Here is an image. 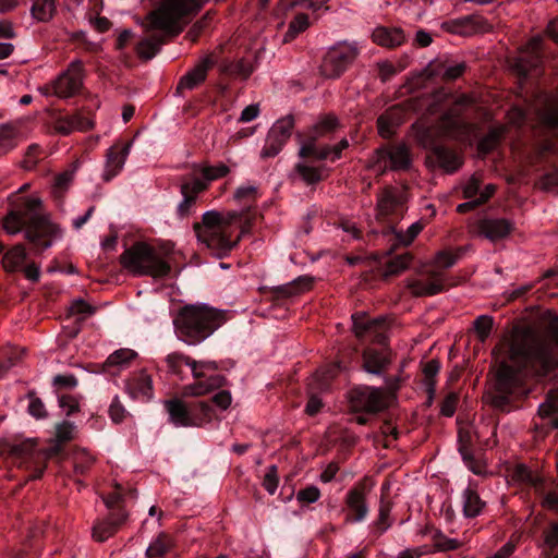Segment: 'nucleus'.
Instances as JSON below:
<instances>
[{"label":"nucleus","instance_id":"12","mask_svg":"<svg viewBox=\"0 0 558 558\" xmlns=\"http://www.w3.org/2000/svg\"><path fill=\"white\" fill-rule=\"evenodd\" d=\"M375 154L376 165L381 169V174L387 170L408 171L412 166L411 149L404 143L381 146Z\"/></svg>","mask_w":558,"mask_h":558},{"label":"nucleus","instance_id":"23","mask_svg":"<svg viewBox=\"0 0 558 558\" xmlns=\"http://www.w3.org/2000/svg\"><path fill=\"white\" fill-rule=\"evenodd\" d=\"M490 28V24L483 16L468 15L452 21L450 29L462 36H472L477 33H486Z\"/></svg>","mask_w":558,"mask_h":558},{"label":"nucleus","instance_id":"18","mask_svg":"<svg viewBox=\"0 0 558 558\" xmlns=\"http://www.w3.org/2000/svg\"><path fill=\"white\" fill-rule=\"evenodd\" d=\"M216 61L208 54L202 58L186 74H184L178 85L177 93L181 94L183 90H192L203 84L207 77L208 71L214 68Z\"/></svg>","mask_w":558,"mask_h":558},{"label":"nucleus","instance_id":"55","mask_svg":"<svg viewBox=\"0 0 558 558\" xmlns=\"http://www.w3.org/2000/svg\"><path fill=\"white\" fill-rule=\"evenodd\" d=\"M320 497V490L318 487L311 485L303 489H300L296 494V500L301 505H310L318 500Z\"/></svg>","mask_w":558,"mask_h":558},{"label":"nucleus","instance_id":"4","mask_svg":"<svg viewBox=\"0 0 558 558\" xmlns=\"http://www.w3.org/2000/svg\"><path fill=\"white\" fill-rule=\"evenodd\" d=\"M227 311L204 303L185 304L173 317V328L179 340L196 345L209 338L227 323Z\"/></svg>","mask_w":558,"mask_h":558},{"label":"nucleus","instance_id":"60","mask_svg":"<svg viewBox=\"0 0 558 558\" xmlns=\"http://www.w3.org/2000/svg\"><path fill=\"white\" fill-rule=\"evenodd\" d=\"M73 178H74V171H63V172L59 173L58 175H56L54 184H53L54 193H59V194L64 193L69 189L70 184L72 183Z\"/></svg>","mask_w":558,"mask_h":558},{"label":"nucleus","instance_id":"51","mask_svg":"<svg viewBox=\"0 0 558 558\" xmlns=\"http://www.w3.org/2000/svg\"><path fill=\"white\" fill-rule=\"evenodd\" d=\"M94 463L95 458L86 450H81L74 457V471L77 474H84Z\"/></svg>","mask_w":558,"mask_h":558},{"label":"nucleus","instance_id":"19","mask_svg":"<svg viewBox=\"0 0 558 558\" xmlns=\"http://www.w3.org/2000/svg\"><path fill=\"white\" fill-rule=\"evenodd\" d=\"M476 230L481 235L495 242L508 236L514 230V225L506 218L484 217L476 222Z\"/></svg>","mask_w":558,"mask_h":558},{"label":"nucleus","instance_id":"31","mask_svg":"<svg viewBox=\"0 0 558 558\" xmlns=\"http://www.w3.org/2000/svg\"><path fill=\"white\" fill-rule=\"evenodd\" d=\"M413 294L416 296L435 295L445 291V284L436 271L432 272L427 280H416L411 284Z\"/></svg>","mask_w":558,"mask_h":558},{"label":"nucleus","instance_id":"34","mask_svg":"<svg viewBox=\"0 0 558 558\" xmlns=\"http://www.w3.org/2000/svg\"><path fill=\"white\" fill-rule=\"evenodd\" d=\"M57 13L56 0H34L31 14L40 23L50 22Z\"/></svg>","mask_w":558,"mask_h":558},{"label":"nucleus","instance_id":"61","mask_svg":"<svg viewBox=\"0 0 558 558\" xmlns=\"http://www.w3.org/2000/svg\"><path fill=\"white\" fill-rule=\"evenodd\" d=\"M43 150L38 145H31L25 154L23 167L27 170L33 169L40 159Z\"/></svg>","mask_w":558,"mask_h":558},{"label":"nucleus","instance_id":"20","mask_svg":"<svg viewBox=\"0 0 558 558\" xmlns=\"http://www.w3.org/2000/svg\"><path fill=\"white\" fill-rule=\"evenodd\" d=\"M130 147L131 142H117L108 149L106 155V171L104 174L106 181L111 180L123 168Z\"/></svg>","mask_w":558,"mask_h":558},{"label":"nucleus","instance_id":"33","mask_svg":"<svg viewBox=\"0 0 558 558\" xmlns=\"http://www.w3.org/2000/svg\"><path fill=\"white\" fill-rule=\"evenodd\" d=\"M27 257L24 245L16 244L10 248L2 257V266L7 272H14L21 269V266Z\"/></svg>","mask_w":558,"mask_h":558},{"label":"nucleus","instance_id":"25","mask_svg":"<svg viewBox=\"0 0 558 558\" xmlns=\"http://www.w3.org/2000/svg\"><path fill=\"white\" fill-rule=\"evenodd\" d=\"M75 425L70 421H63L56 425L54 437L50 440V447L46 450V457L59 454L63 446L75 437Z\"/></svg>","mask_w":558,"mask_h":558},{"label":"nucleus","instance_id":"43","mask_svg":"<svg viewBox=\"0 0 558 558\" xmlns=\"http://www.w3.org/2000/svg\"><path fill=\"white\" fill-rule=\"evenodd\" d=\"M221 71L226 74L240 76L246 80L253 72V68L248 61L240 59L238 61L225 63L221 66Z\"/></svg>","mask_w":558,"mask_h":558},{"label":"nucleus","instance_id":"22","mask_svg":"<svg viewBox=\"0 0 558 558\" xmlns=\"http://www.w3.org/2000/svg\"><path fill=\"white\" fill-rule=\"evenodd\" d=\"M128 512L120 509L117 514H110L108 519L98 521L93 527V538L96 542H105L109 537L113 536L120 526L128 519Z\"/></svg>","mask_w":558,"mask_h":558},{"label":"nucleus","instance_id":"47","mask_svg":"<svg viewBox=\"0 0 558 558\" xmlns=\"http://www.w3.org/2000/svg\"><path fill=\"white\" fill-rule=\"evenodd\" d=\"M172 547L171 539L166 534H160L146 549L148 558L161 557Z\"/></svg>","mask_w":558,"mask_h":558},{"label":"nucleus","instance_id":"48","mask_svg":"<svg viewBox=\"0 0 558 558\" xmlns=\"http://www.w3.org/2000/svg\"><path fill=\"white\" fill-rule=\"evenodd\" d=\"M190 360L191 357L183 353L172 352L167 355L166 363L170 373L181 376L183 365L189 366Z\"/></svg>","mask_w":558,"mask_h":558},{"label":"nucleus","instance_id":"54","mask_svg":"<svg viewBox=\"0 0 558 558\" xmlns=\"http://www.w3.org/2000/svg\"><path fill=\"white\" fill-rule=\"evenodd\" d=\"M545 545L548 548V555L551 556L558 548V522H551L544 531Z\"/></svg>","mask_w":558,"mask_h":558},{"label":"nucleus","instance_id":"52","mask_svg":"<svg viewBox=\"0 0 558 558\" xmlns=\"http://www.w3.org/2000/svg\"><path fill=\"white\" fill-rule=\"evenodd\" d=\"M459 451L468 469L476 475L482 474L483 465L475 459L471 449L468 446H461Z\"/></svg>","mask_w":558,"mask_h":558},{"label":"nucleus","instance_id":"16","mask_svg":"<svg viewBox=\"0 0 558 558\" xmlns=\"http://www.w3.org/2000/svg\"><path fill=\"white\" fill-rule=\"evenodd\" d=\"M418 142L425 148L432 149L438 165L446 171L453 172L461 166L460 157L452 149L435 143L429 129L418 133Z\"/></svg>","mask_w":558,"mask_h":558},{"label":"nucleus","instance_id":"29","mask_svg":"<svg viewBox=\"0 0 558 558\" xmlns=\"http://www.w3.org/2000/svg\"><path fill=\"white\" fill-rule=\"evenodd\" d=\"M234 199L244 206L240 211H247V221H243V223L250 228L251 221L254 215L251 213V209L255 206L257 199V187L254 185L240 186L235 190Z\"/></svg>","mask_w":558,"mask_h":558},{"label":"nucleus","instance_id":"1","mask_svg":"<svg viewBox=\"0 0 558 558\" xmlns=\"http://www.w3.org/2000/svg\"><path fill=\"white\" fill-rule=\"evenodd\" d=\"M499 359L494 404L505 410L512 398L525 396L529 377H546L557 366L555 347L547 339L504 337L493 350Z\"/></svg>","mask_w":558,"mask_h":558},{"label":"nucleus","instance_id":"11","mask_svg":"<svg viewBox=\"0 0 558 558\" xmlns=\"http://www.w3.org/2000/svg\"><path fill=\"white\" fill-rule=\"evenodd\" d=\"M359 56V49L355 45L342 43L331 47L322 61L319 66L320 74L326 78H338L353 63Z\"/></svg>","mask_w":558,"mask_h":558},{"label":"nucleus","instance_id":"3","mask_svg":"<svg viewBox=\"0 0 558 558\" xmlns=\"http://www.w3.org/2000/svg\"><path fill=\"white\" fill-rule=\"evenodd\" d=\"M247 211H217L203 214L202 221L195 222L193 229L197 239L216 251H230L248 230L243 223L247 221Z\"/></svg>","mask_w":558,"mask_h":558},{"label":"nucleus","instance_id":"42","mask_svg":"<svg viewBox=\"0 0 558 558\" xmlns=\"http://www.w3.org/2000/svg\"><path fill=\"white\" fill-rule=\"evenodd\" d=\"M279 154V129L272 126L265 140V145L260 150V158L268 159L274 158Z\"/></svg>","mask_w":558,"mask_h":558},{"label":"nucleus","instance_id":"56","mask_svg":"<svg viewBox=\"0 0 558 558\" xmlns=\"http://www.w3.org/2000/svg\"><path fill=\"white\" fill-rule=\"evenodd\" d=\"M29 398V405H28V412L31 415H33L36 418H44L47 416V411L45 409V405L43 401L36 397L35 392L31 391L28 392Z\"/></svg>","mask_w":558,"mask_h":558},{"label":"nucleus","instance_id":"44","mask_svg":"<svg viewBox=\"0 0 558 558\" xmlns=\"http://www.w3.org/2000/svg\"><path fill=\"white\" fill-rule=\"evenodd\" d=\"M558 412V385L549 389L546 399L538 407L541 417H550Z\"/></svg>","mask_w":558,"mask_h":558},{"label":"nucleus","instance_id":"30","mask_svg":"<svg viewBox=\"0 0 558 558\" xmlns=\"http://www.w3.org/2000/svg\"><path fill=\"white\" fill-rule=\"evenodd\" d=\"M165 407L169 413L170 421L177 426H191L193 421L190 416L185 403L180 399L165 401Z\"/></svg>","mask_w":558,"mask_h":558},{"label":"nucleus","instance_id":"27","mask_svg":"<svg viewBox=\"0 0 558 558\" xmlns=\"http://www.w3.org/2000/svg\"><path fill=\"white\" fill-rule=\"evenodd\" d=\"M227 384V379L222 375H214L206 380H199L194 384L187 385L183 388V396L185 397H201L219 389Z\"/></svg>","mask_w":558,"mask_h":558},{"label":"nucleus","instance_id":"45","mask_svg":"<svg viewBox=\"0 0 558 558\" xmlns=\"http://www.w3.org/2000/svg\"><path fill=\"white\" fill-rule=\"evenodd\" d=\"M161 44V39L156 37L143 39L136 46V53L141 59L149 60L156 56Z\"/></svg>","mask_w":558,"mask_h":558},{"label":"nucleus","instance_id":"21","mask_svg":"<svg viewBox=\"0 0 558 558\" xmlns=\"http://www.w3.org/2000/svg\"><path fill=\"white\" fill-rule=\"evenodd\" d=\"M207 190V183L199 178L191 180L183 179L181 183V194L183 201L178 206L180 216L185 217L190 214L191 207L195 204L197 195Z\"/></svg>","mask_w":558,"mask_h":558},{"label":"nucleus","instance_id":"13","mask_svg":"<svg viewBox=\"0 0 558 558\" xmlns=\"http://www.w3.org/2000/svg\"><path fill=\"white\" fill-rule=\"evenodd\" d=\"M83 80L84 64L76 59L52 81V93L59 98H71L81 92Z\"/></svg>","mask_w":558,"mask_h":558},{"label":"nucleus","instance_id":"53","mask_svg":"<svg viewBox=\"0 0 558 558\" xmlns=\"http://www.w3.org/2000/svg\"><path fill=\"white\" fill-rule=\"evenodd\" d=\"M459 399L460 397L458 392L451 391L447 393L440 404V414L446 417L453 416Z\"/></svg>","mask_w":558,"mask_h":558},{"label":"nucleus","instance_id":"59","mask_svg":"<svg viewBox=\"0 0 558 558\" xmlns=\"http://www.w3.org/2000/svg\"><path fill=\"white\" fill-rule=\"evenodd\" d=\"M299 172L303 180L310 184H314L323 180L320 170L312 166L300 165Z\"/></svg>","mask_w":558,"mask_h":558},{"label":"nucleus","instance_id":"9","mask_svg":"<svg viewBox=\"0 0 558 558\" xmlns=\"http://www.w3.org/2000/svg\"><path fill=\"white\" fill-rule=\"evenodd\" d=\"M35 439H25L20 442H12L7 439L0 440V454L5 456L19 468L29 469L34 466V473L28 480H38L46 469V452L36 449Z\"/></svg>","mask_w":558,"mask_h":558},{"label":"nucleus","instance_id":"10","mask_svg":"<svg viewBox=\"0 0 558 558\" xmlns=\"http://www.w3.org/2000/svg\"><path fill=\"white\" fill-rule=\"evenodd\" d=\"M350 408L359 413L355 421L360 425H367L368 415H376L388 408V393L384 388L360 386L350 391Z\"/></svg>","mask_w":558,"mask_h":558},{"label":"nucleus","instance_id":"15","mask_svg":"<svg viewBox=\"0 0 558 558\" xmlns=\"http://www.w3.org/2000/svg\"><path fill=\"white\" fill-rule=\"evenodd\" d=\"M58 232V227L50 222L48 217L36 214L27 220L25 238L40 251H44L50 247L51 239Z\"/></svg>","mask_w":558,"mask_h":558},{"label":"nucleus","instance_id":"6","mask_svg":"<svg viewBox=\"0 0 558 558\" xmlns=\"http://www.w3.org/2000/svg\"><path fill=\"white\" fill-rule=\"evenodd\" d=\"M204 4L205 0H163L147 20L151 28L177 36L183 31L179 22L196 15Z\"/></svg>","mask_w":558,"mask_h":558},{"label":"nucleus","instance_id":"57","mask_svg":"<svg viewBox=\"0 0 558 558\" xmlns=\"http://www.w3.org/2000/svg\"><path fill=\"white\" fill-rule=\"evenodd\" d=\"M458 259H459V255L453 254L452 251L444 250V251H439L436 254L435 264L437 267H440V268H450L457 263Z\"/></svg>","mask_w":558,"mask_h":558},{"label":"nucleus","instance_id":"26","mask_svg":"<svg viewBox=\"0 0 558 558\" xmlns=\"http://www.w3.org/2000/svg\"><path fill=\"white\" fill-rule=\"evenodd\" d=\"M373 41L379 46L395 48L405 41V35L399 27L377 26L372 34Z\"/></svg>","mask_w":558,"mask_h":558},{"label":"nucleus","instance_id":"24","mask_svg":"<svg viewBox=\"0 0 558 558\" xmlns=\"http://www.w3.org/2000/svg\"><path fill=\"white\" fill-rule=\"evenodd\" d=\"M345 504L349 510L348 521L362 522L368 514L365 494L362 488H352L347 493Z\"/></svg>","mask_w":558,"mask_h":558},{"label":"nucleus","instance_id":"7","mask_svg":"<svg viewBox=\"0 0 558 558\" xmlns=\"http://www.w3.org/2000/svg\"><path fill=\"white\" fill-rule=\"evenodd\" d=\"M339 126V121L335 116H324L311 131L307 141L302 145L300 154L302 157H311L316 160L336 161L342 155V151L349 147L348 140H341L337 145H322L318 143L320 137L328 136Z\"/></svg>","mask_w":558,"mask_h":558},{"label":"nucleus","instance_id":"58","mask_svg":"<svg viewBox=\"0 0 558 558\" xmlns=\"http://www.w3.org/2000/svg\"><path fill=\"white\" fill-rule=\"evenodd\" d=\"M341 369L340 364L332 365L328 368H326L323 372H317V379L319 381V388L322 390L328 389L331 379L338 374V372Z\"/></svg>","mask_w":558,"mask_h":558},{"label":"nucleus","instance_id":"2","mask_svg":"<svg viewBox=\"0 0 558 558\" xmlns=\"http://www.w3.org/2000/svg\"><path fill=\"white\" fill-rule=\"evenodd\" d=\"M352 327L355 337L362 343L369 341L380 347L367 345L363 349L362 368L368 374L385 376L392 362V351L388 345L387 319L383 316L371 318L365 312H356L352 315Z\"/></svg>","mask_w":558,"mask_h":558},{"label":"nucleus","instance_id":"17","mask_svg":"<svg viewBox=\"0 0 558 558\" xmlns=\"http://www.w3.org/2000/svg\"><path fill=\"white\" fill-rule=\"evenodd\" d=\"M95 126L94 121L84 116L82 112H75L68 116H57L51 122V128L54 133L66 136L75 131L87 132Z\"/></svg>","mask_w":558,"mask_h":558},{"label":"nucleus","instance_id":"14","mask_svg":"<svg viewBox=\"0 0 558 558\" xmlns=\"http://www.w3.org/2000/svg\"><path fill=\"white\" fill-rule=\"evenodd\" d=\"M513 480L533 488L534 492L541 497L542 506L558 514V495L555 492H546L545 480L532 472L525 465H518L513 471Z\"/></svg>","mask_w":558,"mask_h":558},{"label":"nucleus","instance_id":"5","mask_svg":"<svg viewBox=\"0 0 558 558\" xmlns=\"http://www.w3.org/2000/svg\"><path fill=\"white\" fill-rule=\"evenodd\" d=\"M121 267L133 276L162 279L170 275L171 265L150 244L137 241L119 257Z\"/></svg>","mask_w":558,"mask_h":558},{"label":"nucleus","instance_id":"50","mask_svg":"<svg viewBox=\"0 0 558 558\" xmlns=\"http://www.w3.org/2000/svg\"><path fill=\"white\" fill-rule=\"evenodd\" d=\"M494 326V319L492 316L482 315L478 316L474 322V328L481 342H485L489 337Z\"/></svg>","mask_w":558,"mask_h":558},{"label":"nucleus","instance_id":"8","mask_svg":"<svg viewBox=\"0 0 558 558\" xmlns=\"http://www.w3.org/2000/svg\"><path fill=\"white\" fill-rule=\"evenodd\" d=\"M405 209V199L397 189L387 186L379 194L377 199L378 217L390 223L389 229L396 234L398 243L408 246L420 234L423 225L421 222H414L408 228L405 234L398 233L393 228V223L403 216Z\"/></svg>","mask_w":558,"mask_h":558},{"label":"nucleus","instance_id":"64","mask_svg":"<svg viewBox=\"0 0 558 558\" xmlns=\"http://www.w3.org/2000/svg\"><path fill=\"white\" fill-rule=\"evenodd\" d=\"M466 65L464 62L450 64L445 68L442 77L445 81H454L459 78L465 71Z\"/></svg>","mask_w":558,"mask_h":558},{"label":"nucleus","instance_id":"62","mask_svg":"<svg viewBox=\"0 0 558 558\" xmlns=\"http://www.w3.org/2000/svg\"><path fill=\"white\" fill-rule=\"evenodd\" d=\"M59 405L65 411L66 415H71L80 411L78 400L71 395H62L59 398Z\"/></svg>","mask_w":558,"mask_h":558},{"label":"nucleus","instance_id":"38","mask_svg":"<svg viewBox=\"0 0 558 558\" xmlns=\"http://www.w3.org/2000/svg\"><path fill=\"white\" fill-rule=\"evenodd\" d=\"M25 213L21 210H11L2 219V227L9 234H16L23 228L26 229L27 221Z\"/></svg>","mask_w":558,"mask_h":558},{"label":"nucleus","instance_id":"46","mask_svg":"<svg viewBox=\"0 0 558 558\" xmlns=\"http://www.w3.org/2000/svg\"><path fill=\"white\" fill-rule=\"evenodd\" d=\"M24 350L4 348L0 351V376L15 365L24 355Z\"/></svg>","mask_w":558,"mask_h":558},{"label":"nucleus","instance_id":"36","mask_svg":"<svg viewBox=\"0 0 558 558\" xmlns=\"http://www.w3.org/2000/svg\"><path fill=\"white\" fill-rule=\"evenodd\" d=\"M391 509H392V504L388 500H385L384 497H381L378 518L371 525L372 533L376 537H379L380 535H383L391 526V521L389 519Z\"/></svg>","mask_w":558,"mask_h":558},{"label":"nucleus","instance_id":"49","mask_svg":"<svg viewBox=\"0 0 558 558\" xmlns=\"http://www.w3.org/2000/svg\"><path fill=\"white\" fill-rule=\"evenodd\" d=\"M436 551L456 550L461 546L458 539L447 537L441 531L437 530L433 535Z\"/></svg>","mask_w":558,"mask_h":558},{"label":"nucleus","instance_id":"41","mask_svg":"<svg viewBox=\"0 0 558 558\" xmlns=\"http://www.w3.org/2000/svg\"><path fill=\"white\" fill-rule=\"evenodd\" d=\"M440 363L436 360L428 361L423 367L425 376V385L428 392V403H432L435 393L436 380L435 377L439 373Z\"/></svg>","mask_w":558,"mask_h":558},{"label":"nucleus","instance_id":"37","mask_svg":"<svg viewBox=\"0 0 558 558\" xmlns=\"http://www.w3.org/2000/svg\"><path fill=\"white\" fill-rule=\"evenodd\" d=\"M194 168L201 172L203 177L201 180L205 181L207 186L209 185V182L222 179L230 173V168L223 162H219L215 166L203 163L195 166Z\"/></svg>","mask_w":558,"mask_h":558},{"label":"nucleus","instance_id":"32","mask_svg":"<svg viewBox=\"0 0 558 558\" xmlns=\"http://www.w3.org/2000/svg\"><path fill=\"white\" fill-rule=\"evenodd\" d=\"M463 514L465 518H475L481 514L485 502L481 499L477 492L471 486L466 487L462 494Z\"/></svg>","mask_w":558,"mask_h":558},{"label":"nucleus","instance_id":"63","mask_svg":"<svg viewBox=\"0 0 558 558\" xmlns=\"http://www.w3.org/2000/svg\"><path fill=\"white\" fill-rule=\"evenodd\" d=\"M69 313L71 315H83L85 317L94 314L95 308L84 300H76L71 304Z\"/></svg>","mask_w":558,"mask_h":558},{"label":"nucleus","instance_id":"28","mask_svg":"<svg viewBox=\"0 0 558 558\" xmlns=\"http://www.w3.org/2000/svg\"><path fill=\"white\" fill-rule=\"evenodd\" d=\"M129 392L134 398H146L153 397V379L145 369H142L128 383Z\"/></svg>","mask_w":558,"mask_h":558},{"label":"nucleus","instance_id":"39","mask_svg":"<svg viewBox=\"0 0 558 558\" xmlns=\"http://www.w3.org/2000/svg\"><path fill=\"white\" fill-rule=\"evenodd\" d=\"M137 353L131 349H119L111 353L104 364V368L108 371L112 366H126L129 365L135 357Z\"/></svg>","mask_w":558,"mask_h":558},{"label":"nucleus","instance_id":"35","mask_svg":"<svg viewBox=\"0 0 558 558\" xmlns=\"http://www.w3.org/2000/svg\"><path fill=\"white\" fill-rule=\"evenodd\" d=\"M313 286V278L310 276H300L292 281L281 284V299L293 298L305 291H308Z\"/></svg>","mask_w":558,"mask_h":558},{"label":"nucleus","instance_id":"40","mask_svg":"<svg viewBox=\"0 0 558 558\" xmlns=\"http://www.w3.org/2000/svg\"><path fill=\"white\" fill-rule=\"evenodd\" d=\"M310 26L308 15L306 13H299L289 23L288 31L284 34L282 43L293 40L299 34L307 29Z\"/></svg>","mask_w":558,"mask_h":558}]
</instances>
